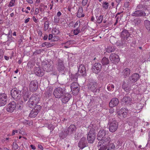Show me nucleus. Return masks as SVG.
Segmentation results:
<instances>
[{"instance_id": "obj_41", "label": "nucleus", "mask_w": 150, "mask_h": 150, "mask_svg": "<svg viewBox=\"0 0 150 150\" xmlns=\"http://www.w3.org/2000/svg\"><path fill=\"white\" fill-rule=\"evenodd\" d=\"M109 6V3L107 2H104L102 3V6L103 8L105 9H108Z\"/></svg>"}, {"instance_id": "obj_59", "label": "nucleus", "mask_w": 150, "mask_h": 150, "mask_svg": "<svg viewBox=\"0 0 150 150\" xmlns=\"http://www.w3.org/2000/svg\"><path fill=\"white\" fill-rule=\"evenodd\" d=\"M3 52L1 50H0V59L3 58Z\"/></svg>"}, {"instance_id": "obj_1", "label": "nucleus", "mask_w": 150, "mask_h": 150, "mask_svg": "<svg viewBox=\"0 0 150 150\" xmlns=\"http://www.w3.org/2000/svg\"><path fill=\"white\" fill-rule=\"evenodd\" d=\"M40 100V97L38 96L33 95L29 99L27 103L28 106L33 108L36 105Z\"/></svg>"}, {"instance_id": "obj_43", "label": "nucleus", "mask_w": 150, "mask_h": 150, "mask_svg": "<svg viewBox=\"0 0 150 150\" xmlns=\"http://www.w3.org/2000/svg\"><path fill=\"white\" fill-rule=\"evenodd\" d=\"M114 88V86L113 84H109L107 86V88L109 91H112Z\"/></svg>"}, {"instance_id": "obj_21", "label": "nucleus", "mask_w": 150, "mask_h": 150, "mask_svg": "<svg viewBox=\"0 0 150 150\" xmlns=\"http://www.w3.org/2000/svg\"><path fill=\"white\" fill-rule=\"evenodd\" d=\"M119 100L116 98H113L110 101L109 106L110 107H113L117 106L119 103Z\"/></svg>"}, {"instance_id": "obj_25", "label": "nucleus", "mask_w": 150, "mask_h": 150, "mask_svg": "<svg viewBox=\"0 0 150 150\" xmlns=\"http://www.w3.org/2000/svg\"><path fill=\"white\" fill-rule=\"evenodd\" d=\"M131 98L128 96H125L124 97L122 100V101L123 104L125 105H128L129 104L131 101Z\"/></svg>"}, {"instance_id": "obj_31", "label": "nucleus", "mask_w": 150, "mask_h": 150, "mask_svg": "<svg viewBox=\"0 0 150 150\" xmlns=\"http://www.w3.org/2000/svg\"><path fill=\"white\" fill-rule=\"evenodd\" d=\"M68 135H69V134L67 132V131H66L65 129V130H64V132L62 131L59 133V137H60V139H63Z\"/></svg>"}, {"instance_id": "obj_18", "label": "nucleus", "mask_w": 150, "mask_h": 150, "mask_svg": "<svg viewBox=\"0 0 150 150\" xmlns=\"http://www.w3.org/2000/svg\"><path fill=\"white\" fill-rule=\"evenodd\" d=\"M78 72L81 74V76H85L86 75V70L83 65L81 64L79 66Z\"/></svg>"}, {"instance_id": "obj_32", "label": "nucleus", "mask_w": 150, "mask_h": 150, "mask_svg": "<svg viewBox=\"0 0 150 150\" xmlns=\"http://www.w3.org/2000/svg\"><path fill=\"white\" fill-rule=\"evenodd\" d=\"M38 113V110H36L35 109H32L29 115V117L31 118L35 117Z\"/></svg>"}, {"instance_id": "obj_60", "label": "nucleus", "mask_w": 150, "mask_h": 150, "mask_svg": "<svg viewBox=\"0 0 150 150\" xmlns=\"http://www.w3.org/2000/svg\"><path fill=\"white\" fill-rule=\"evenodd\" d=\"M114 112V110L112 107H111V108L109 110V112L110 113H112Z\"/></svg>"}, {"instance_id": "obj_3", "label": "nucleus", "mask_w": 150, "mask_h": 150, "mask_svg": "<svg viewBox=\"0 0 150 150\" xmlns=\"http://www.w3.org/2000/svg\"><path fill=\"white\" fill-rule=\"evenodd\" d=\"M96 134L95 129L93 128H91L87 136V140L89 143H92L94 142L96 138Z\"/></svg>"}, {"instance_id": "obj_6", "label": "nucleus", "mask_w": 150, "mask_h": 150, "mask_svg": "<svg viewBox=\"0 0 150 150\" xmlns=\"http://www.w3.org/2000/svg\"><path fill=\"white\" fill-rule=\"evenodd\" d=\"M38 87V83L36 80L31 81L29 85V89L30 91L33 92L35 91Z\"/></svg>"}, {"instance_id": "obj_24", "label": "nucleus", "mask_w": 150, "mask_h": 150, "mask_svg": "<svg viewBox=\"0 0 150 150\" xmlns=\"http://www.w3.org/2000/svg\"><path fill=\"white\" fill-rule=\"evenodd\" d=\"M53 91V88L50 87H47L45 93V97L46 98L50 97L52 95Z\"/></svg>"}, {"instance_id": "obj_46", "label": "nucleus", "mask_w": 150, "mask_h": 150, "mask_svg": "<svg viewBox=\"0 0 150 150\" xmlns=\"http://www.w3.org/2000/svg\"><path fill=\"white\" fill-rule=\"evenodd\" d=\"M16 0H11L8 5V7H11L13 6Z\"/></svg>"}, {"instance_id": "obj_14", "label": "nucleus", "mask_w": 150, "mask_h": 150, "mask_svg": "<svg viewBox=\"0 0 150 150\" xmlns=\"http://www.w3.org/2000/svg\"><path fill=\"white\" fill-rule=\"evenodd\" d=\"M102 66L99 63L94 64L92 69V71L96 74H98L101 70Z\"/></svg>"}, {"instance_id": "obj_35", "label": "nucleus", "mask_w": 150, "mask_h": 150, "mask_svg": "<svg viewBox=\"0 0 150 150\" xmlns=\"http://www.w3.org/2000/svg\"><path fill=\"white\" fill-rule=\"evenodd\" d=\"M141 22V20L139 18H136L134 19L132 22V24L135 25H139Z\"/></svg>"}, {"instance_id": "obj_53", "label": "nucleus", "mask_w": 150, "mask_h": 150, "mask_svg": "<svg viewBox=\"0 0 150 150\" xmlns=\"http://www.w3.org/2000/svg\"><path fill=\"white\" fill-rule=\"evenodd\" d=\"M25 94H24L23 96V98L24 99L25 101H27V98H29V95L28 94V93H27V95H26V93H25Z\"/></svg>"}, {"instance_id": "obj_45", "label": "nucleus", "mask_w": 150, "mask_h": 150, "mask_svg": "<svg viewBox=\"0 0 150 150\" xmlns=\"http://www.w3.org/2000/svg\"><path fill=\"white\" fill-rule=\"evenodd\" d=\"M80 32V28L79 27L77 28L76 29L74 30L73 32L74 34L75 35H77Z\"/></svg>"}, {"instance_id": "obj_47", "label": "nucleus", "mask_w": 150, "mask_h": 150, "mask_svg": "<svg viewBox=\"0 0 150 150\" xmlns=\"http://www.w3.org/2000/svg\"><path fill=\"white\" fill-rule=\"evenodd\" d=\"M15 101L16 102H15L16 103V104H17L19 105L20 107H21L20 105H21L23 104V102L22 100L21 99V98L17 100H15Z\"/></svg>"}, {"instance_id": "obj_49", "label": "nucleus", "mask_w": 150, "mask_h": 150, "mask_svg": "<svg viewBox=\"0 0 150 150\" xmlns=\"http://www.w3.org/2000/svg\"><path fill=\"white\" fill-rule=\"evenodd\" d=\"M35 108L33 109H35L36 111L38 110V113L41 109V107L39 105H35Z\"/></svg>"}, {"instance_id": "obj_62", "label": "nucleus", "mask_w": 150, "mask_h": 150, "mask_svg": "<svg viewBox=\"0 0 150 150\" xmlns=\"http://www.w3.org/2000/svg\"><path fill=\"white\" fill-rule=\"evenodd\" d=\"M99 148H100L99 150H105L107 149L104 146H99Z\"/></svg>"}, {"instance_id": "obj_27", "label": "nucleus", "mask_w": 150, "mask_h": 150, "mask_svg": "<svg viewBox=\"0 0 150 150\" xmlns=\"http://www.w3.org/2000/svg\"><path fill=\"white\" fill-rule=\"evenodd\" d=\"M122 73L124 77L126 78L129 76L130 73V70L128 68H126L123 70Z\"/></svg>"}, {"instance_id": "obj_63", "label": "nucleus", "mask_w": 150, "mask_h": 150, "mask_svg": "<svg viewBox=\"0 0 150 150\" xmlns=\"http://www.w3.org/2000/svg\"><path fill=\"white\" fill-rule=\"evenodd\" d=\"M39 12V10L38 8H35V14L36 15Z\"/></svg>"}, {"instance_id": "obj_33", "label": "nucleus", "mask_w": 150, "mask_h": 150, "mask_svg": "<svg viewBox=\"0 0 150 150\" xmlns=\"http://www.w3.org/2000/svg\"><path fill=\"white\" fill-rule=\"evenodd\" d=\"M144 25L147 30L150 32V21L148 20L144 21Z\"/></svg>"}, {"instance_id": "obj_54", "label": "nucleus", "mask_w": 150, "mask_h": 150, "mask_svg": "<svg viewBox=\"0 0 150 150\" xmlns=\"http://www.w3.org/2000/svg\"><path fill=\"white\" fill-rule=\"evenodd\" d=\"M88 0H82V5L83 6H85L87 4Z\"/></svg>"}, {"instance_id": "obj_23", "label": "nucleus", "mask_w": 150, "mask_h": 150, "mask_svg": "<svg viewBox=\"0 0 150 150\" xmlns=\"http://www.w3.org/2000/svg\"><path fill=\"white\" fill-rule=\"evenodd\" d=\"M35 73L39 76H42L44 74L43 70L41 69L39 67H36L34 69Z\"/></svg>"}, {"instance_id": "obj_12", "label": "nucleus", "mask_w": 150, "mask_h": 150, "mask_svg": "<svg viewBox=\"0 0 150 150\" xmlns=\"http://www.w3.org/2000/svg\"><path fill=\"white\" fill-rule=\"evenodd\" d=\"M16 107V103L13 101L11 102L6 107V110L8 112H11L15 109Z\"/></svg>"}, {"instance_id": "obj_42", "label": "nucleus", "mask_w": 150, "mask_h": 150, "mask_svg": "<svg viewBox=\"0 0 150 150\" xmlns=\"http://www.w3.org/2000/svg\"><path fill=\"white\" fill-rule=\"evenodd\" d=\"M52 32L53 34L54 35H57L59 33V31L56 28H54L52 29Z\"/></svg>"}, {"instance_id": "obj_19", "label": "nucleus", "mask_w": 150, "mask_h": 150, "mask_svg": "<svg viewBox=\"0 0 150 150\" xmlns=\"http://www.w3.org/2000/svg\"><path fill=\"white\" fill-rule=\"evenodd\" d=\"M106 132L104 129H101L100 130L97 135V139L98 140H101L103 139L104 138Z\"/></svg>"}, {"instance_id": "obj_61", "label": "nucleus", "mask_w": 150, "mask_h": 150, "mask_svg": "<svg viewBox=\"0 0 150 150\" xmlns=\"http://www.w3.org/2000/svg\"><path fill=\"white\" fill-rule=\"evenodd\" d=\"M41 50H36L34 52V54H39L40 53H41Z\"/></svg>"}, {"instance_id": "obj_44", "label": "nucleus", "mask_w": 150, "mask_h": 150, "mask_svg": "<svg viewBox=\"0 0 150 150\" xmlns=\"http://www.w3.org/2000/svg\"><path fill=\"white\" fill-rule=\"evenodd\" d=\"M103 19V16L102 15H100L98 17L97 19V22L98 23H101Z\"/></svg>"}, {"instance_id": "obj_22", "label": "nucleus", "mask_w": 150, "mask_h": 150, "mask_svg": "<svg viewBox=\"0 0 150 150\" xmlns=\"http://www.w3.org/2000/svg\"><path fill=\"white\" fill-rule=\"evenodd\" d=\"M76 129V127L74 125H71L67 129H65L69 135L74 133Z\"/></svg>"}, {"instance_id": "obj_52", "label": "nucleus", "mask_w": 150, "mask_h": 150, "mask_svg": "<svg viewBox=\"0 0 150 150\" xmlns=\"http://www.w3.org/2000/svg\"><path fill=\"white\" fill-rule=\"evenodd\" d=\"M46 47L47 48L53 46L54 45V44H51L49 42H46Z\"/></svg>"}, {"instance_id": "obj_2", "label": "nucleus", "mask_w": 150, "mask_h": 150, "mask_svg": "<svg viewBox=\"0 0 150 150\" xmlns=\"http://www.w3.org/2000/svg\"><path fill=\"white\" fill-rule=\"evenodd\" d=\"M108 124L109 129L110 132H113L117 130L118 126V123L115 119H110Z\"/></svg>"}, {"instance_id": "obj_15", "label": "nucleus", "mask_w": 150, "mask_h": 150, "mask_svg": "<svg viewBox=\"0 0 150 150\" xmlns=\"http://www.w3.org/2000/svg\"><path fill=\"white\" fill-rule=\"evenodd\" d=\"M139 75L137 73H134L133 74L131 77L129 78L130 80L129 84H132L134 83L137 81L139 79Z\"/></svg>"}, {"instance_id": "obj_34", "label": "nucleus", "mask_w": 150, "mask_h": 150, "mask_svg": "<svg viewBox=\"0 0 150 150\" xmlns=\"http://www.w3.org/2000/svg\"><path fill=\"white\" fill-rule=\"evenodd\" d=\"M101 62L103 66H105L109 64V61L108 58L104 57L102 59Z\"/></svg>"}, {"instance_id": "obj_29", "label": "nucleus", "mask_w": 150, "mask_h": 150, "mask_svg": "<svg viewBox=\"0 0 150 150\" xmlns=\"http://www.w3.org/2000/svg\"><path fill=\"white\" fill-rule=\"evenodd\" d=\"M129 35H130L129 32L126 30H123L121 34V36L122 38H127L129 37Z\"/></svg>"}, {"instance_id": "obj_9", "label": "nucleus", "mask_w": 150, "mask_h": 150, "mask_svg": "<svg viewBox=\"0 0 150 150\" xmlns=\"http://www.w3.org/2000/svg\"><path fill=\"white\" fill-rule=\"evenodd\" d=\"M109 58L111 61L113 63L116 64L120 61L119 56L115 53H112L110 55Z\"/></svg>"}, {"instance_id": "obj_51", "label": "nucleus", "mask_w": 150, "mask_h": 150, "mask_svg": "<svg viewBox=\"0 0 150 150\" xmlns=\"http://www.w3.org/2000/svg\"><path fill=\"white\" fill-rule=\"evenodd\" d=\"M47 128L50 130L52 131L54 129V127L51 124H48L47 126Z\"/></svg>"}, {"instance_id": "obj_11", "label": "nucleus", "mask_w": 150, "mask_h": 150, "mask_svg": "<svg viewBox=\"0 0 150 150\" xmlns=\"http://www.w3.org/2000/svg\"><path fill=\"white\" fill-rule=\"evenodd\" d=\"M53 65H51L49 63H47L46 62H44L42 64V67L43 70L47 72L52 71L53 70Z\"/></svg>"}, {"instance_id": "obj_38", "label": "nucleus", "mask_w": 150, "mask_h": 150, "mask_svg": "<svg viewBox=\"0 0 150 150\" xmlns=\"http://www.w3.org/2000/svg\"><path fill=\"white\" fill-rule=\"evenodd\" d=\"M119 115H122L123 117H125L127 115V113L126 112H125L124 109H121L119 111Z\"/></svg>"}, {"instance_id": "obj_13", "label": "nucleus", "mask_w": 150, "mask_h": 150, "mask_svg": "<svg viewBox=\"0 0 150 150\" xmlns=\"http://www.w3.org/2000/svg\"><path fill=\"white\" fill-rule=\"evenodd\" d=\"M71 95L69 93H65L61 97V100L62 102L64 103H66L68 102L70 99L71 98Z\"/></svg>"}, {"instance_id": "obj_55", "label": "nucleus", "mask_w": 150, "mask_h": 150, "mask_svg": "<svg viewBox=\"0 0 150 150\" xmlns=\"http://www.w3.org/2000/svg\"><path fill=\"white\" fill-rule=\"evenodd\" d=\"M129 0H126L125 3V6L126 7H128L129 6Z\"/></svg>"}, {"instance_id": "obj_57", "label": "nucleus", "mask_w": 150, "mask_h": 150, "mask_svg": "<svg viewBox=\"0 0 150 150\" xmlns=\"http://www.w3.org/2000/svg\"><path fill=\"white\" fill-rule=\"evenodd\" d=\"M143 7V5L142 4H139L137 6V8L138 9H140Z\"/></svg>"}, {"instance_id": "obj_7", "label": "nucleus", "mask_w": 150, "mask_h": 150, "mask_svg": "<svg viewBox=\"0 0 150 150\" xmlns=\"http://www.w3.org/2000/svg\"><path fill=\"white\" fill-rule=\"evenodd\" d=\"M21 92L15 89H12L11 91V94L12 97L15 100H17L21 98Z\"/></svg>"}, {"instance_id": "obj_64", "label": "nucleus", "mask_w": 150, "mask_h": 150, "mask_svg": "<svg viewBox=\"0 0 150 150\" xmlns=\"http://www.w3.org/2000/svg\"><path fill=\"white\" fill-rule=\"evenodd\" d=\"M71 44V42L70 41H68L67 42L65 43V45L69 47V45Z\"/></svg>"}, {"instance_id": "obj_56", "label": "nucleus", "mask_w": 150, "mask_h": 150, "mask_svg": "<svg viewBox=\"0 0 150 150\" xmlns=\"http://www.w3.org/2000/svg\"><path fill=\"white\" fill-rule=\"evenodd\" d=\"M80 22L79 21H78L77 22H76V23H75V24H74V27L75 28V27H76L77 26H78L79 25V26L80 25Z\"/></svg>"}, {"instance_id": "obj_37", "label": "nucleus", "mask_w": 150, "mask_h": 150, "mask_svg": "<svg viewBox=\"0 0 150 150\" xmlns=\"http://www.w3.org/2000/svg\"><path fill=\"white\" fill-rule=\"evenodd\" d=\"M70 76L71 79L72 81H77L78 78V75L77 73H76L74 74H71Z\"/></svg>"}, {"instance_id": "obj_16", "label": "nucleus", "mask_w": 150, "mask_h": 150, "mask_svg": "<svg viewBox=\"0 0 150 150\" xmlns=\"http://www.w3.org/2000/svg\"><path fill=\"white\" fill-rule=\"evenodd\" d=\"M87 142L85 137L82 138L79 143V146L81 149H83L86 146Z\"/></svg>"}, {"instance_id": "obj_20", "label": "nucleus", "mask_w": 150, "mask_h": 150, "mask_svg": "<svg viewBox=\"0 0 150 150\" xmlns=\"http://www.w3.org/2000/svg\"><path fill=\"white\" fill-rule=\"evenodd\" d=\"M97 87V83L95 81L90 82L88 85V88L93 91H95Z\"/></svg>"}, {"instance_id": "obj_58", "label": "nucleus", "mask_w": 150, "mask_h": 150, "mask_svg": "<svg viewBox=\"0 0 150 150\" xmlns=\"http://www.w3.org/2000/svg\"><path fill=\"white\" fill-rule=\"evenodd\" d=\"M74 25V23L73 21L70 22L68 25V26L70 28L73 27Z\"/></svg>"}, {"instance_id": "obj_28", "label": "nucleus", "mask_w": 150, "mask_h": 150, "mask_svg": "<svg viewBox=\"0 0 150 150\" xmlns=\"http://www.w3.org/2000/svg\"><path fill=\"white\" fill-rule=\"evenodd\" d=\"M77 16L79 18L83 17L84 16V15L83 13V8L82 7L80 6L79 7Z\"/></svg>"}, {"instance_id": "obj_36", "label": "nucleus", "mask_w": 150, "mask_h": 150, "mask_svg": "<svg viewBox=\"0 0 150 150\" xmlns=\"http://www.w3.org/2000/svg\"><path fill=\"white\" fill-rule=\"evenodd\" d=\"M106 147L107 149V150H114L115 148L114 144L111 142L109 143V145H107Z\"/></svg>"}, {"instance_id": "obj_10", "label": "nucleus", "mask_w": 150, "mask_h": 150, "mask_svg": "<svg viewBox=\"0 0 150 150\" xmlns=\"http://www.w3.org/2000/svg\"><path fill=\"white\" fill-rule=\"evenodd\" d=\"M71 90L73 91V93L76 94L79 93L80 88L77 82H74L72 83L71 84Z\"/></svg>"}, {"instance_id": "obj_17", "label": "nucleus", "mask_w": 150, "mask_h": 150, "mask_svg": "<svg viewBox=\"0 0 150 150\" xmlns=\"http://www.w3.org/2000/svg\"><path fill=\"white\" fill-rule=\"evenodd\" d=\"M146 14L144 11L141 10H137L134 11L131 14L132 16L141 17L144 16Z\"/></svg>"}, {"instance_id": "obj_48", "label": "nucleus", "mask_w": 150, "mask_h": 150, "mask_svg": "<svg viewBox=\"0 0 150 150\" xmlns=\"http://www.w3.org/2000/svg\"><path fill=\"white\" fill-rule=\"evenodd\" d=\"M12 148L13 149H18V146L16 142H13L12 145Z\"/></svg>"}, {"instance_id": "obj_40", "label": "nucleus", "mask_w": 150, "mask_h": 150, "mask_svg": "<svg viewBox=\"0 0 150 150\" xmlns=\"http://www.w3.org/2000/svg\"><path fill=\"white\" fill-rule=\"evenodd\" d=\"M49 26V21H45L44 22V30L45 31L48 29Z\"/></svg>"}, {"instance_id": "obj_30", "label": "nucleus", "mask_w": 150, "mask_h": 150, "mask_svg": "<svg viewBox=\"0 0 150 150\" xmlns=\"http://www.w3.org/2000/svg\"><path fill=\"white\" fill-rule=\"evenodd\" d=\"M129 82H130L129 81L127 83L125 81H124L123 82L122 88L125 91H129V89L128 88L129 87V84H129Z\"/></svg>"}, {"instance_id": "obj_39", "label": "nucleus", "mask_w": 150, "mask_h": 150, "mask_svg": "<svg viewBox=\"0 0 150 150\" xmlns=\"http://www.w3.org/2000/svg\"><path fill=\"white\" fill-rule=\"evenodd\" d=\"M115 49L114 47L109 46L106 49V52L108 53L113 52Z\"/></svg>"}, {"instance_id": "obj_26", "label": "nucleus", "mask_w": 150, "mask_h": 150, "mask_svg": "<svg viewBox=\"0 0 150 150\" xmlns=\"http://www.w3.org/2000/svg\"><path fill=\"white\" fill-rule=\"evenodd\" d=\"M65 67L63 62L59 61L58 62L57 69L59 71H63Z\"/></svg>"}, {"instance_id": "obj_8", "label": "nucleus", "mask_w": 150, "mask_h": 150, "mask_svg": "<svg viewBox=\"0 0 150 150\" xmlns=\"http://www.w3.org/2000/svg\"><path fill=\"white\" fill-rule=\"evenodd\" d=\"M8 98L7 95L4 93L0 94V106H4L7 103Z\"/></svg>"}, {"instance_id": "obj_4", "label": "nucleus", "mask_w": 150, "mask_h": 150, "mask_svg": "<svg viewBox=\"0 0 150 150\" xmlns=\"http://www.w3.org/2000/svg\"><path fill=\"white\" fill-rule=\"evenodd\" d=\"M65 90L60 87L56 88L53 92L55 97L58 98H60L64 94Z\"/></svg>"}, {"instance_id": "obj_50", "label": "nucleus", "mask_w": 150, "mask_h": 150, "mask_svg": "<svg viewBox=\"0 0 150 150\" xmlns=\"http://www.w3.org/2000/svg\"><path fill=\"white\" fill-rule=\"evenodd\" d=\"M60 18L57 16H55L54 17V21L56 23H58L59 22Z\"/></svg>"}, {"instance_id": "obj_5", "label": "nucleus", "mask_w": 150, "mask_h": 150, "mask_svg": "<svg viewBox=\"0 0 150 150\" xmlns=\"http://www.w3.org/2000/svg\"><path fill=\"white\" fill-rule=\"evenodd\" d=\"M110 142V137H105L98 143V147H99V146H104L106 148H107L106 146L107 145H108Z\"/></svg>"}]
</instances>
